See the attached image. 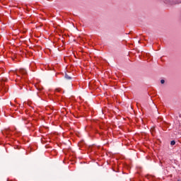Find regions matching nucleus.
I'll return each instance as SVG.
<instances>
[{
  "label": "nucleus",
  "mask_w": 181,
  "mask_h": 181,
  "mask_svg": "<svg viewBox=\"0 0 181 181\" xmlns=\"http://www.w3.org/2000/svg\"><path fill=\"white\" fill-rule=\"evenodd\" d=\"M160 83H161V84H165V80L162 79V80L160 81Z\"/></svg>",
  "instance_id": "nucleus-6"
},
{
  "label": "nucleus",
  "mask_w": 181,
  "mask_h": 181,
  "mask_svg": "<svg viewBox=\"0 0 181 181\" xmlns=\"http://www.w3.org/2000/svg\"><path fill=\"white\" fill-rule=\"evenodd\" d=\"M175 144H176V141H171V142H170V145H172V146L175 145Z\"/></svg>",
  "instance_id": "nucleus-4"
},
{
  "label": "nucleus",
  "mask_w": 181,
  "mask_h": 181,
  "mask_svg": "<svg viewBox=\"0 0 181 181\" xmlns=\"http://www.w3.org/2000/svg\"><path fill=\"white\" fill-rule=\"evenodd\" d=\"M0 90H5V86H4L3 81H0Z\"/></svg>",
  "instance_id": "nucleus-2"
},
{
  "label": "nucleus",
  "mask_w": 181,
  "mask_h": 181,
  "mask_svg": "<svg viewBox=\"0 0 181 181\" xmlns=\"http://www.w3.org/2000/svg\"><path fill=\"white\" fill-rule=\"evenodd\" d=\"M19 74H22L23 76H26V70L23 69H21L18 71Z\"/></svg>",
  "instance_id": "nucleus-1"
},
{
  "label": "nucleus",
  "mask_w": 181,
  "mask_h": 181,
  "mask_svg": "<svg viewBox=\"0 0 181 181\" xmlns=\"http://www.w3.org/2000/svg\"><path fill=\"white\" fill-rule=\"evenodd\" d=\"M56 93H60V88H57L55 89Z\"/></svg>",
  "instance_id": "nucleus-5"
},
{
  "label": "nucleus",
  "mask_w": 181,
  "mask_h": 181,
  "mask_svg": "<svg viewBox=\"0 0 181 181\" xmlns=\"http://www.w3.org/2000/svg\"><path fill=\"white\" fill-rule=\"evenodd\" d=\"M65 78H66V80H71V76H70L69 74H66Z\"/></svg>",
  "instance_id": "nucleus-3"
}]
</instances>
